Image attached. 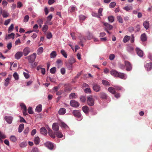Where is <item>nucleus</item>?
Segmentation results:
<instances>
[{
  "label": "nucleus",
  "instance_id": "27",
  "mask_svg": "<svg viewBox=\"0 0 152 152\" xmlns=\"http://www.w3.org/2000/svg\"><path fill=\"white\" fill-rule=\"evenodd\" d=\"M118 72L115 70L111 71L110 72V73L112 75L116 77H117Z\"/></svg>",
  "mask_w": 152,
  "mask_h": 152
},
{
  "label": "nucleus",
  "instance_id": "7",
  "mask_svg": "<svg viewBox=\"0 0 152 152\" xmlns=\"http://www.w3.org/2000/svg\"><path fill=\"white\" fill-rule=\"evenodd\" d=\"M30 51V48L28 47H26L23 50V53L24 56H26L29 53Z\"/></svg>",
  "mask_w": 152,
  "mask_h": 152
},
{
  "label": "nucleus",
  "instance_id": "46",
  "mask_svg": "<svg viewBox=\"0 0 152 152\" xmlns=\"http://www.w3.org/2000/svg\"><path fill=\"white\" fill-rule=\"evenodd\" d=\"M108 20L111 23H113L114 21V18L113 16H110L108 17Z\"/></svg>",
  "mask_w": 152,
  "mask_h": 152
},
{
  "label": "nucleus",
  "instance_id": "25",
  "mask_svg": "<svg viewBox=\"0 0 152 152\" xmlns=\"http://www.w3.org/2000/svg\"><path fill=\"white\" fill-rule=\"evenodd\" d=\"M42 110V105L41 104L38 105L35 109V111L38 113H39Z\"/></svg>",
  "mask_w": 152,
  "mask_h": 152
},
{
  "label": "nucleus",
  "instance_id": "15",
  "mask_svg": "<svg viewBox=\"0 0 152 152\" xmlns=\"http://www.w3.org/2000/svg\"><path fill=\"white\" fill-rule=\"evenodd\" d=\"M136 51L137 54L139 56L142 57L143 56V51L141 50L140 48H137L136 49Z\"/></svg>",
  "mask_w": 152,
  "mask_h": 152
},
{
  "label": "nucleus",
  "instance_id": "19",
  "mask_svg": "<svg viewBox=\"0 0 152 152\" xmlns=\"http://www.w3.org/2000/svg\"><path fill=\"white\" fill-rule=\"evenodd\" d=\"M117 77L123 79H125L126 78V76L125 74L120 72H118Z\"/></svg>",
  "mask_w": 152,
  "mask_h": 152
},
{
  "label": "nucleus",
  "instance_id": "39",
  "mask_svg": "<svg viewBox=\"0 0 152 152\" xmlns=\"http://www.w3.org/2000/svg\"><path fill=\"white\" fill-rule=\"evenodd\" d=\"M2 16L4 18H6L9 16V14L7 13L6 11L4 10L2 12Z\"/></svg>",
  "mask_w": 152,
  "mask_h": 152
},
{
  "label": "nucleus",
  "instance_id": "35",
  "mask_svg": "<svg viewBox=\"0 0 152 152\" xmlns=\"http://www.w3.org/2000/svg\"><path fill=\"white\" fill-rule=\"evenodd\" d=\"M130 37L127 35L125 36L123 39V42L125 43L128 42L130 39Z\"/></svg>",
  "mask_w": 152,
  "mask_h": 152
},
{
  "label": "nucleus",
  "instance_id": "33",
  "mask_svg": "<svg viewBox=\"0 0 152 152\" xmlns=\"http://www.w3.org/2000/svg\"><path fill=\"white\" fill-rule=\"evenodd\" d=\"M82 110L85 113H87L88 112L89 109L87 106H84L82 107Z\"/></svg>",
  "mask_w": 152,
  "mask_h": 152
},
{
  "label": "nucleus",
  "instance_id": "30",
  "mask_svg": "<svg viewBox=\"0 0 152 152\" xmlns=\"http://www.w3.org/2000/svg\"><path fill=\"white\" fill-rule=\"evenodd\" d=\"M40 142V140L38 137H35L34 139V142L36 145L38 144Z\"/></svg>",
  "mask_w": 152,
  "mask_h": 152
},
{
  "label": "nucleus",
  "instance_id": "2",
  "mask_svg": "<svg viewBox=\"0 0 152 152\" xmlns=\"http://www.w3.org/2000/svg\"><path fill=\"white\" fill-rule=\"evenodd\" d=\"M87 103L90 106H93L94 104V100L91 96L87 97Z\"/></svg>",
  "mask_w": 152,
  "mask_h": 152
},
{
  "label": "nucleus",
  "instance_id": "34",
  "mask_svg": "<svg viewBox=\"0 0 152 152\" xmlns=\"http://www.w3.org/2000/svg\"><path fill=\"white\" fill-rule=\"evenodd\" d=\"M43 51V48L42 47H39L37 51V53L38 55L41 54Z\"/></svg>",
  "mask_w": 152,
  "mask_h": 152
},
{
  "label": "nucleus",
  "instance_id": "52",
  "mask_svg": "<svg viewBox=\"0 0 152 152\" xmlns=\"http://www.w3.org/2000/svg\"><path fill=\"white\" fill-rule=\"evenodd\" d=\"M84 91L85 93H91V90L90 88H85L84 90Z\"/></svg>",
  "mask_w": 152,
  "mask_h": 152
},
{
  "label": "nucleus",
  "instance_id": "23",
  "mask_svg": "<svg viewBox=\"0 0 152 152\" xmlns=\"http://www.w3.org/2000/svg\"><path fill=\"white\" fill-rule=\"evenodd\" d=\"M107 90L109 92L113 94L115 93L116 91L114 87H110L108 88Z\"/></svg>",
  "mask_w": 152,
  "mask_h": 152
},
{
  "label": "nucleus",
  "instance_id": "1",
  "mask_svg": "<svg viewBox=\"0 0 152 152\" xmlns=\"http://www.w3.org/2000/svg\"><path fill=\"white\" fill-rule=\"evenodd\" d=\"M36 57V54L35 53H34L30 56L26 57V58L28 59L30 63L32 64L34 61Z\"/></svg>",
  "mask_w": 152,
  "mask_h": 152
},
{
  "label": "nucleus",
  "instance_id": "14",
  "mask_svg": "<svg viewBox=\"0 0 152 152\" xmlns=\"http://www.w3.org/2000/svg\"><path fill=\"white\" fill-rule=\"evenodd\" d=\"M73 114L76 117L80 118L81 116V113L78 110H75L73 111Z\"/></svg>",
  "mask_w": 152,
  "mask_h": 152
},
{
  "label": "nucleus",
  "instance_id": "6",
  "mask_svg": "<svg viewBox=\"0 0 152 152\" xmlns=\"http://www.w3.org/2000/svg\"><path fill=\"white\" fill-rule=\"evenodd\" d=\"M70 105L73 107H77L79 105V103L74 100H72L70 101Z\"/></svg>",
  "mask_w": 152,
  "mask_h": 152
},
{
  "label": "nucleus",
  "instance_id": "60",
  "mask_svg": "<svg viewBox=\"0 0 152 152\" xmlns=\"http://www.w3.org/2000/svg\"><path fill=\"white\" fill-rule=\"evenodd\" d=\"M70 35L71 36L72 39L74 40L76 39V37L75 36V33L74 32L71 33Z\"/></svg>",
  "mask_w": 152,
  "mask_h": 152
},
{
  "label": "nucleus",
  "instance_id": "58",
  "mask_svg": "<svg viewBox=\"0 0 152 152\" xmlns=\"http://www.w3.org/2000/svg\"><path fill=\"white\" fill-rule=\"evenodd\" d=\"M71 90V88L69 87H66L65 88L64 91L65 92H69Z\"/></svg>",
  "mask_w": 152,
  "mask_h": 152
},
{
  "label": "nucleus",
  "instance_id": "47",
  "mask_svg": "<svg viewBox=\"0 0 152 152\" xmlns=\"http://www.w3.org/2000/svg\"><path fill=\"white\" fill-rule=\"evenodd\" d=\"M47 38L48 39H50L52 37V35L50 32H48L46 33Z\"/></svg>",
  "mask_w": 152,
  "mask_h": 152
},
{
  "label": "nucleus",
  "instance_id": "28",
  "mask_svg": "<svg viewBox=\"0 0 152 152\" xmlns=\"http://www.w3.org/2000/svg\"><path fill=\"white\" fill-rule=\"evenodd\" d=\"M14 35L15 34L12 33L11 34H8L7 36H6L5 37V39H8L11 38L13 39L14 38Z\"/></svg>",
  "mask_w": 152,
  "mask_h": 152
},
{
  "label": "nucleus",
  "instance_id": "63",
  "mask_svg": "<svg viewBox=\"0 0 152 152\" xmlns=\"http://www.w3.org/2000/svg\"><path fill=\"white\" fill-rule=\"evenodd\" d=\"M115 56L113 54H111L109 56V59L111 60H113L115 58Z\"/></svg>",
  "mask_w": 152,
  "mask_h": 152
},
{
  "label": "nucleus",
  "instance_id": "31",
  "mask_svg": "<svg viewBox=\"0 0 152 152\" xmlns=\"http://www.w3.org/2000/svg\"><path fill=\"white\" fill-rule=\"evenodd\" d=\"M24 128V124H20L18 127V131L19 132H21Z\"/></svg>",
  "mask_w": 152,
  "mask_h": 152
},
{
  "label": "nucleus",
  "instance_id": "3",
  "mask_svg": "<svg viewBox=\"0 0 152 152\" xmlns=\"http://www.w3.org/2000/svg\"><path fill=\"white\" fill-rule=\"evenodd\" d=\"M93 90L96 92L100 91L101 89L100 86L96 83H94L92 84Z\"/></svg>",
  "mask_w": 152,
  "mask_h": 152
},
{
  "label": "nucleus",
  "instance_id": "9",
  "mask_svg": "<svg viewBox=\"0 0 152 152\" xmlns=\"http://www.w3.org/2000/svg\"><path fill=\"white\" fill-rule=\"evenodd\" d=\"M45 145L46 147L50 150L53 149L54 147L52 143L50 142H47L45 144Z\"/></svg>",
  "mask_w": 152,
  "mask_h": 152
},
{
  "label": "nucleus",
  "instance_id": "44",
  "mask_svg": "<svg viewBox=\"0 0 152 152\" xmlns=\"http://www.w3.org/2000/svg\"><path fill=\"white\" fill-rule=\"evenodd\" d=\"M14 28V25L13 24H11L10 26L9 27L8 29V33H10L13 30Z\"/></svg>",
  "mask_w": 152,
  "mask_h": 152
},
{
  "label": "nucleus",
  "instance_id": "13",
  "mask_svg": "<svg viewBox=\"0 0 152 152\" xmlns=\"http://www.w3.org/2000/svg\"><path fill=\"white\" fill-rule=\"evenodd\" d=\"M4 119L7 123L10 124L12 123L13 118L11 116H6Z\"/></svg>",
  "mask_w": 152,
  "mask_h": 152
},
{
  "label": "nucleus",
  "instance_id": "32",
  "mask_svg": "<svg viewBox=\"0 0 152 152\" xmlns=\"http://www.w3.org/2000/svg\"><path fill=\"white\" fill-rule=\"evenodd\" d=\"M102 84L106 86H110V83L107 80H102Z\"/></svg>",
  "mask_w": 152,
  "mask_h": 152
},
{
  "label": "nucleus",
  "instance_id": "61",
  "mask_svg": "<svg viewBox=\"0 0 152 152\" xmlns=\"http://www.w3.org/2000/svg\"><path fill=\"white\" fill-rule=\"evenodd\" d=\"M80 100L82 102H85L86 101V98L84 96H81L80 97Z\"/></svg>",
  "mask_w": 152,
  "mask_h": 152
},
{
  "label": "nucleus",
  "instance_id": "48",
  "mask_svg": "<svg viewBox=\"0 0 152 152\" xmlns=\"http://www.w3.org/2000/svg\"><path fill=\"white\" fill-rule=\"evenodd\" d=\"M13 76L15 80H18L19 79V76L17 73L15 72L13 74Z\"/></svg>",
  "mask_w": 152,
  "mask_h": 152
},
{
  "label": "nucleus",
  "instance_id": "54",
  "mask_svg": "<svg viewBox=\"0 0 152 152\" xmlns=\"http://www.w3.org/2000/svg\"><path fill=\"white\" fill-rule=\"evenodd\" d=\"M29 18V16L28 15H26L24 18L23 21L25 22H27Z\"/></svg>",
  "mask_w": 152,
  "mask_h": 152
},
{
  "label": "nucleus",
  "instance_id": "26",
  "mask_svg": "<svg viewBox=\"0 0 152 152\" xmlns=\"http://www.w3.org/2000/svg\"><path fill=\"white\" fill-rule=\"evenodd\" d=\"M66 112V110L64 108H61L58 111V113L59 115H63Z\"/></svg>",
  "mask_w": 152,
  "mask_h": 152
},
{
  "label": "nucleus",
  "instance_id": "18",
  "mask_svg": "<svg viewBox=\"0 0 152 152\" xmlns=\"http://www.w3.org/2000/svg\"><path fill=\"white\" fill-rule=\"evenodd\" d=\"M48 133L49 135L52 138H55V132L53 133L52 130L50 128L48 129Z\"/></svg>",
  "mask_w": 152,
  "mask_h": 152
},
{
  "label": "nucleus",
  "instance_id": "22",
  "mask_svg": "<svg viewBox=\"0 0 152 152\" xmlns=\"http://www.w3.org/2000/svg\"><path fill=\"white\" fill-rule=\"evenodd\" d=\"M40 131L41 133L42 134L44 135H46L47 134V131L45 127H42L41 128H40Z\"/></svg>",
  "mask_w": 152,
  "mask_h": 152
},
{
  "label": "nucleus",
  "instance_id": "41",
  "mask_svg": "<svg viewBox=\"0 0 152 152\" xmlns=\"http://www.w3.org/2000/svg\"><path fill=\"white\" fill-rule=\"evenodd\" d=\"M117 18L118 22L121 23L123 22V19L121 16H118L117 17Z\"/></svg>",
  "mask_w": 152,
  "mask_h": 152
},
{
  "label": "nucleus",
  "instance_id": "40",
  "mask_svg": "<svg viewBox=\"0 0 152 152\" xmlns=\"http://www.w3.org/2000/svg\"><path fill=\"white\" fill-rule=\"evenodd\" d=\"M10 140L13 142H15L17 140V139L14 136H11L10 137Z\"/></svg>",
  "mask_w": 152,
  "mask_h": 152
},
{
  "label": "nucleus",
  "instance_id": "24",
  "mask_svg": "<svg viewBox=\"0 0 152 152\" xmlns=\"http://www.w3.org/2000/svg\"><path fill=\"white\" fill-rule=\"evenodd\" d=\"M143 26L146 29H148L149 28V23L148 21L146 20L143 22Z\"/></svg>",
  "mask_w": 152,
  "mask_h": 152
},
{
  "label": "nucleus",
  "instance_id": "62",
  "mask_svg": "<svg viewBox=\"0 0 152 152\" xmlns=\"http://www.w3.org/2000/svg\"><path fill=\"white\" fill-rule=\"evenodd\" d=\"M75 96V93H73L71 94L69 96V97L70 99H72L74 98Z\"/></svg>",
  "mask_w": 152,
  "mask_h": 152
},
{
  "label": "nucleus",
  "instance_id": "37",
  "mask_svg": "<svg viewBox=\"0 0 152 152\" xmlns=\"http://www.w3.org/2000/svg\"><path fill=\"white\" fill-rule=\"evenodd\" d=\"M57 54L56 53L55 51H52L51 53H50V58H55Z\"/></svg>",
  "mask_w": 152,
  "mask_h": 152
},
{
  "label": "nucleus",
  "instance_id": "43",
  "mask_svg": "<svg viewBox=\"0 0 152 152\" xmlns=\"http://www.w3.org/2000/svg\"><path fill=\"white\" fill-rule=\"evenodd\" d=\"M113 86L115 88V90H116L117 91H119L120 90H121L122 88L120 86H117V85H113Z\"/></svg>",
  "mask_w": 152,
  "mask_h": 152
},
{
  "label": "nucleus",
  "instance_id": "16",
  "mask_svg": "<svg viewBox=\"0 0 152 152\" xmlns=\"http://www.w3.org/2000/svg\"><path fill=\"white\" fill-rule=\"evenodd\" d=\"M145 67L146 69L148 71L150 70L152 67V63L151 62H150L146 64L145 65Z\"/></svg>",
  "mask_w": 152,
  "mask_h": 152
},
{
  "label": "nucleus",
  "instance_id": "10",
  "mask_svg": "<svg viewBox=\"0 0 152 152\" xmlns=\"http://www.w3.org/2000/svg\"><path fill=\"white\" fill-rule=\"evenodd\" d=\"M12 77L11 75H9L8 77L5 79L4 83V85L5 86H7L9 83L10 80Z\"/></svg>",
  "mask_w": 152,
  "mask_h": 152
},
{
  "label": "nucleus",
  "instance_id": "12",
  "mask_svg": "<svg viewBox=\"0 0 152 152\" xmlns=\"http://www.w3.org/2000/svg\"><path fill=\"white\" fill-rule=\"evenodd\" d=\"M104 25L105 26V30H110L113 28V26L107 23H103Z\"/></svg>",
  "mask_w": 152,
  "mask_h": 152
},
{
  "label": "nucleus",
  "instance_id": "36",
  "mask_svg": "<svg viewBox=\"0 0 152 152\" xmlns=\"http://www.w3.org/2000/svg\"><path fill=\"white\" fill-rule=\"evenodd\" d=\"M48 27L47 25H44L42 28V31L44 33H46L48 29Z\"/></svg>",
  "mask_w": 152,
  "mask_h": 152
},
{
  "label": "nucleus",
  "instance_id": "4",
  "mask_svg": "<svg viewBox=\"0 0 152 152\" xmlns=\"http://www.w3.org/2000/svg\"><path fill=\"white\" fill-rule=\"evenodd\" d=\"M125 66L126 68L127 71H130L132 69V66L131 63L128 61H124Z\"/></svg>",
  "mask_w": 152,
  "mask_h": 152
},
{
  "label": "nucleus",
  "instance_id": "56",
  "mask_svg": "<svg viewBox=\"0 0 152 152\" xmlns=\"http://www.w3.org/2000/svg\"><path fill=\"white\" fill-rule=\"evenodd\" d=\"M53 17V16L52 14H50L49 16L47 17V21H50L51 19Z\"/></svg>",
  "mask_w": 152,
  "mask_h": 152
},
{
  "label": "nucleus",
  "instance_id": "49",
  "mask_svg": "<svg viewBox=\"0 0 152 152\" xmlns=\"http://www.w3.org/2000/svg\"><path fill=\"white\" fill-rule=\"evenodd\" d=\"M56 72V68L55 67L51 68L50 69V72L52 74H54Z\"/></svg>",
  "mask_w": 152,
  "mask_h": 152
},
{
  "label": "nucleus",
  "instance_id": "45",
  "mask_svg": "<svg viewBox=\"0 0 152 152\" xmlns=\"http://www.w3.org/2000/svg\"><path fill=\"white\" fill-rule=\"evenodd\" d=\"M27 145V143L25 142H23L19 144L21 148H24Z\"/></svg>",
  "mask_w": 152,
  "mask_h": 152
},
{
  "label": "nucleus",
  "instance_id": "17",
  "mask_svg": "<svg viewBox=\"0 0 152 152\" xmlns=\"http://www.w3.org/2000/svg\"><path fill=\"white\" fill-rule=\"evenodd\" d=\"M52 129L55 131H58L59 129V126L57 123H55L53 124Z\"/></svg>",
  "mask_w": 152,
  "mask_h": 152
},
{
  "label": "nucleus",
  "instance_id": "59",
  "mask_svg": "<svg viewBox=\"0 0 152 152\" xmlns=\"http://www.w3.org/2000/svg\"><path fill=\"white\" fill-rule=\"evenodd\" d=\"M21 42L19 39H18L16 40L15 42V45H20L21 44Z\"/></svg>",
  "mask_w": 152,
  "mask_h": 152
},
{
  "label": "nucleus",
  "instance_id": "21",
  "mask_svg": "<svg viewBox=\"0 0 152 152\" xmlns=\"http://www.w3.org/2000/svg\"><path fill=\"white\" fill-rule=\"evenodd\" d=\"M141 40L143 42L146 41L147 40V37L145 33H143L141 34L140 37Z\"/></svg>",
  "mask_w": 152,
  "mask_h": 152
},
{
  "label": "nucleus",
  "instance_id": "64",
  "mask_svg": "<svg viewBox=\"0 0 152 152\" xmlns=\"http://www.w3.org/2000/svg\"><path fill=\"white\" fill-rule=\"evenodd\" d=\"M11 21V20L10 19H7L5 21L4 24L5 25H8Z\"/></svg>",
  "mask_w": 152,
  "mask_h": 152
},
{
  "label": "nucleus",
  "instance_id": "38",
  "mask_svg": "<svg viewBox=\"0 0 152 152\" xmlns=\"http://www.w3.org/2000/svg\"><path fill=\"white\" fill-rule=\"evenodd\" d=\"M79 18L80 21L82 22L86 19V17L83 15H81L79 16Z\"/></svg>",
  "mask_w": 152,
  "mask_h": 152
},
{
  "label": "nucleus",
  "instance_id": "8",
  "mask_svg": "<svg viewBox=\"0 0 152 152\" xmlns=\"http://www.w3.org/2000/svg\"><path fill=\"white\" fill-rule=\"evenodd\" d=\"M23 52L21 51L18 52L15 55V58L17 60L19 59L23 56Z\"/></svg>",
  "mask_w": 152,
  "mask_h": 152
},
{
  "label": "nucleus",
  "instance_id": "11",
  "mask_svg": "<svg viewBox=\"0 0 152 152\" xmlns=\"http://www.w3.org/2000/svg\"><path fill=\"white\" fill-rule=\"evenodd\" d=\"M99 95L100 98L102 99H107L108 97L107 94L104 92L100 93Z\"/></svg>",
  "mask_w": 152,
  "mask_h": 152
},
{
  "label": "nucleus",
  "instance_id": "42",
  "mask_svg": "<svg viewBox=\"0 0 152 152\" xmlns=\"http://www.w3.org/2000/svg\"><path fill=\"white\" fill-rule=\"evenodd\" d=\"M61 53L65 58L67 57V54L64 50H61Z\"/></svg>",
  "mask_w": 152,
  "mask_h": 152
},
{
  "label": "nucleus",
  "instance_id": "57",
  "mask_svg": "<svg viewBox=\"0 0 152 152\" xmlns=\"http://www.w3.org/2000/svg\"><path fill=\"white\" fill-rule=\"evenodd\" d=\"M103 9L102 8H100L99 9L98 12V15L99 16H102V12L103 11Z\"/></svg>",
  "mask_w": 152,
  "mask_h": 152
},
{
  "label": "nucleus",
  "instance_id": "53",
  "mask_svg": "<svg viewBox=\"0 0 152 152\" xmlns=\"http://www.w3.org/2000/svg\"><path fill=\"white\" fill-rule=\"evenodd\" d=\"M28 113L29 114H32L33 113V111L32 110V108L31 107H29L28 108Z\"/></svg>",
  "mask_w": 152,
  "mask_h": 152
},
{
  "label": "nucleus",
  "instance_id": "50",
  "mask_svg": "<svg viewBox=\"0 0 152 152\" xmlns=\"http://www.w3.org/2000/svg\"><path fill=\"white\" fill-rule=\"evenodd\" d=\"M116 5V3L115 2H112L109 4V7L110 8H113Z\"/></svg>",
  "mask_w": 152,
  "mask_h": 152
},
{
  "label": "nucleus",
  "instance_id": "5",
  "mask_svg": "<svg viewBox=\"0 0 152 152\" xmlns=\"http://www.w3.org/2000/svg\"><path fill=\"white\" fill-rule=\"evenodd\" d=\"M20 106L21 107V109L23 110V115L24 116H26L28 115L27 112V108L25 105L23 103H22L20 104Z\"/></svg>",
  "mask_w": 152,
  "mask_h": 152
},
{
  "label": "nucleus",
  "instance_id": "20",
  "mask_svg": "<svg viewBox=\"0 0 152 152\" xmlns=\"http://www.w3.org/2000/svg\"><path fill=\"white\" fill-rule=\"evenodd\" d=\"M76 61L75 59L72 57H70L68 60V63L70 65H72Z\"/></svg>",
  "mask_w": 152,
  "mask_h": 152
},
{
  "label": "nucleus",
  "instance_id": "51",
  "mask_svg": "<svg viewBox=\"0 0 152 152\" xmlns=\"http://www.w3.org/2000/svg\"><path fill=\"white\" fill-rule=\"evenodd\" d=\"M61 126L62 127H63L65 129H66L68 127V126H67V125L64 123L63 122H61Z\"/></svg>",
  "mask_w": 152,
  "mask_h": 152
},
{
  "label": "nucleus",
  "instance_id": "55",
  "mask_svg": "<svg viewBox=\"0 0 152 152\" xmlns=\"http://www.w3.org/2000/svg\"><path fill=\"white\" fill-rule=\"evenodd\" d=\"M29 129L28 127H26L24 131V134L26 135L27 134L29 131Z\"/></svg>",
  "mask_w": 152,
  "mask_h": 152
},
{
  "label": "nucleus",
  "instance_id": "29",
  "mask_svg": "<svg viewBox=\"0 0 152 152\" xmlns=\"http://www.w3.org/2000/svg\"><path fill=\"white\" fill-rule=\"evenodd\" d=\"M56 135V136L59 138H61L63 137V135L62 133L59 131H58L55 132V135Z\"/></svg>",
  "mask_w": 152,
  "mask_h": 152
}]
</instances>
